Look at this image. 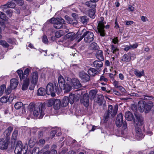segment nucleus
Returning <instances> with one entry per match:
<instances>
[{"label":"nucleus","instance_id":"f704fd0d","mask_svg":"<svg viewBox=\"0 0 154 154\" xmlns=\"http://www.w3.org/2000/svg\"><path fill=\"white\" fill-rule=\"evenodd\" d=\"M122 60L123 62H129L131 61V58L129 57L128 54H125L122 57Z\"/></svg>","mask_w":154,"mask_h":154},{"label":"nucleus","instance_id":"f3484780","mask_svg":"<svg viewBox=\"0 0 154 154\" xmlns=\"http://www.w3.org/2000/svg\"><path fill=\"white\" fill-rule=\"evenodd\" d=\"M146 102L143 100L139 101L138 103V108L140 112H143L145 110Z\"/></svg>","mask_w":154,"mask_h":154},{"label":"nucleus","instance_id":"a878e982","mask_svg":"<svg viewBox=\"0 0 154 154\" xmlns=\"http://www.w3.org/2000/svg\"><path fill=\"white\" fill-rule=\"evenodd\" d=\"M125 117L126 119L129 121H131L134 119L133 115L131 112L129 111L126 112L125 113Z\"/></svg>","mask_w":154,"mask_h":154},{"label":"nucleus","instance_id":"864d4df0","mask_svg":"<svg viewBox=\"0 0 154 154\" xmlns=\"http://www.w3.org/2000/svg\"><path fill=\"white\" fill-rule=\"evenodd\" d=\"M55 36L57 38H58L61 37L62 35V31H59L55 33Z\"/></svg>","mask_w":154,"mask_h":154},{"label":"nucleus","instance_id":"49530a36","mask_svg":"<svg viewBox=\"0 0 154 154\" xmlns=\"http://www.w3.org/2000/svg\"><path fill=\"white\" fill-rule=\"evenodd\" d=\"M0 44L6 48L9 47V45L5 40H0Z\"/></svg>","mask_w":154,"mask_h":154},{"label":"nucleus","instance_id":"c03bdc74","mask_svg":"<svg viewBox=\"0 0 154 154\" xmlns=\"http://www.w3.org/2000/svg\"><path fill=\"white\" fill-rule=\"evenodd\" d=\"M95 11L94 9L90 10L89 12V16L91 18H94L95 17Z\"/></svg>","mask_w":154,"mask_h":154},{"label":"nucleus","instance_id":"69168bd1","mask_svg":"<svg viewBox=\"0 0 154 154\" xmlns=\"http://www.w3.org/2000/svg\"><path fill=\"white\" fill-rule=\"evenodd\" d=\"M6 14L8 15L10 17H11L12 15V11L11 10H7L6 11Z\"/></svg>","mask_w":154,"mask_h":154},{"label":"nucleus","instance_id":"ddd939ff","mask_svg":"<svg viewBox=\"0 0 154 154\" xmlns=\"http://www.w3.org/2000/svg\"><path fill=\"white\" fill-rule=\"evenodd\" d=\"M8 140L0 139V149H6L8 147Z\"/></svg>","mask_w":154,"mask_h":154},{"label":"nucleus","instance_id":"4c0bfd02","mask_svg":"<svg viewBox=\"0 0 154 154\" xmlns=\"http://www.w3.org/2000/svg\"><path fill=\"white\" fill-rule=\"evenodd\" d=\"M33 130H34V131H33L32 132L33 133H35V131H38V138H40L43 136V132L42 130H40L39 131H38V129L36 128H34Z\"/></svg>","mask_w":154,"mask_h":154},{"label":"nucleus","instance_id":"72a5a7b5","mask_svg":"<svg viewBox=\"0 0 154 154\" xmlns=\"http://www.w3.org/2000/svg\"><path fill=\"white\" fill-rule=\"evenodd\" d=\"M134 73L137 76L140 78L144 75V72L143 70L140 72L137 69H134Z\"/></svg>","mask_w":154,"mask_h":154},{"label":"nucleus","instance_id":"4468645a","mask_svg":"<svg viewBox=\"0 0 154 154\" xmlns=\"http://www.w3.org/2000/svg\"><path fill=\"white\" fill-rule=\"evenodd\" d=\"M89 97L87 94H84L82 98L80 100L81 103L86 107L88 106L89 105Z\"/></svg>","mask_w":154,"mask_h":154},{"label":"nucleus","instance_id":"2eb2a0df","mask_svg":"<svg viewBox=\"0 0 154 154\" xmlns=\"http://www.w3.org/2000/svg\"><path fill=\"white\" fill-rule=\"evenodd\" d=\"M123 116L121 113L119 114L117 117L116 124L117 127H120L123 124Z\"/></svg>","mask_w":154,"mask_h":154},{"label":"nucleus","instance_id":"423d86ee","mask_svg":"<svg viewBox=\"0 0 154 154\" xmlns=\"http://www.w3.org/2000/svg\"><path fill=\"white\" fill-rule=\"evenodd\" d=\"M27 149L25 146L23 147L21 141H18L16 144L14 152L15 154H26Z\"/></svg>","mask_w":154,"mask_h":154},{"label":"nucleus","instance_id":"c756f323","mask_svg":"<svg viewBox=\"0 0 154 154\" xmlns=\"http://www.w3.org/2000/svg\"><path fill=\"white\" fill-rule=\"evenodd\" d=\"M98 71L96 69L91 68L88 70V74L91 76H94L98 72Z\"/></svg>","mask_w":154,"mask_h":154},{"label":"nucleus","instance_id":"f8f14e48","mask_svg":"<svg viewBox=\"0 0 154 154\" xmlns=\"http://www.w3.org/2000/svg\"><path fill=\"white\" fill-rule=\"evenodd\" d=\"M13 128L11 126L8 127L3 132V134L6 138V139L8 140L10 139V136Z\"/></svg>","mask_w":154,"mask_h":154},{"label":"nucleus","instance_id":"680f3d73","mask_svg":"<svg viewBox=\"0 0 154 154\" xmlns=\"http://www.w3.org/2000/svg\"><path fill=\"white\" fill-rule=\"evenodd\" d=\"M131 109L135 112H136L137 109V106L134 104L131 105Z\"/></svg>","mask_w":154,"mask_h":154},{"label":"nucleus","instance_id":"0e129e2a","mask_svg":"<svg viewBox=\"0 0 154 154\" xmlns=\"http://www.w3.org/2000/svg\"><path fill=\"white\" fill-rule=\"evenodd\" d=\"M128 54L129 56V57L131 58H131H134L135 57V54L133 53L129 52Z\"/></svg>","mask_w":154,"mask_h":154},{"label":"nucleus","instance_id":"6ab92c4d","mask_svg":"<svg viewBox=\"0 0 154 154\" xmlns=\"http://www.w3.org/2000/svg\"><path fill=\"white\" fill-rule=\"evenodd\" d=\"M154 108V105L152 101H149L148 103H146V105L145 107V112L148 113L151 109L152 108Z\"/></svg>","mask_w":154,"mask_h":154},{"label":"nucleus","instance_id":"473e14b6","mask_svg":"<svg viewBox=\"0 0 154 154\" xmlns=\"http://www.w3.org/2000/svg\"><path fill=\"white\" fill-rule=\"evenodd\" d=\"M69 100H68V97L65 96L62 100L61 103L62 106L63 107L66 106L68 104Z\"/></svg>","mask_w":154,"mask_h":154},{"label":"nucleus","instance_id":"412c9836","mask_svg":"<svg viewBox=\"0 0 154 154\" xmlns=\"http://www.w3.org/2000/svg\"><path fill=\"white\" fill-rule=\"evenodd\" d=\"M29 78H26L24 79L22 87V90L24 91L26 90L29 84Z\"/></svg>","mask_w":154,"mask_h":154},{"label":"nucleus","instance_id":"6e6d98bb","mask_svg":"<svg viewBox=\"0 0 154 154\" xmlns=\"http://www.w3.org/2000/svg\"><path fill=\"white\" fill-rule=\"evenodd\" d=\"M34 104L33 103H31L28 106V109L30 110V111H32L33 108L35 107Z\"/></svg>","mask_w":154,"mask_h":154},{"label":"nucleus","instance_id":"ea45409f","mask_svg":"<svg viewBox=\"0 0 154 154\" xmlns=\"http://www.w3.org/2000/svg\"><path fill=\"white\" fill-rule=\"evenodd\" d=\"M56 99H51L47 100V106L48 107H51L53 105H54L55 100Z\"/></svg>","mask_w":154,"mask_h":154},{"label":"nucleus","instance_id":"7c9ffc66","mask_svg":"<svg viewBox=\"0 0 154 154\" xmlns=\"http://www.w3.org/2000/svg\"><path fill=\"white\" fill-rule=\"evenodd\" d=\"M95 101L99 105H101L102 103L103 96L102 95H97L96 97Z\"/></svg>","mask_w":154,"mask_h":154},{"label":"nucleus","instance_id":"aec40b11","mask_svg":"<svg viewBox=\"0 0 154 154\" xmlns=\"http://www.w3.org/2000/svg\"><path fill=\"white\" fill-rule=\"evenodd\" d=\"M18 83V80L16 79H12L10 81V87L12 89H15L17 86Z\"/></svg>","mask_w":154,"mask_h":154},{"label":"nucleus","instance_id":"6e6552de","mask_svg":"<svg viewBox=\"0 0 154 154\" xmlns=\"http://www.w3.org/2000/svg\"><path fill=\"white\" fill-rule=\"evenodd\" d=\"M65 21L64 19L61 18H59L58 20L56 21L54 23L53 26L54 28L57 29H60L62 28H65V26H63V24L65 23Z\"/></svg>","mask_w":154,"mask_h":154},{"label":"nucleus","instance_id":"37998d69","mask_svg":"<svg viewBox=\"0 0 154 154\" xmlns=\"http://www.w3.org/2000/svg\"><path fill=\"white\" fill-rule=\"evenodd\" d=\"M17 72L19 76L20 79L21 80L23 79V77H24L23 75V71L21 70H18L17 71Z\"/></svg>","mask_w":154,"mask_h":154},{"label":"nucleus","instance_id":"338daca9","mask_svg":"<svg viewBox=\"0 0 154 154\" xmlns=\"http://www.w3.org/2000/svg\"><path fill=\"white\" fill-rule=\"evenodd\" d=\"M91 127V130H89L90 131H94L96 129V127L94 126H92L91 125H88L87 126V128H88L89 127Z\"/></svg>","mask_w":154,"mask_h":154},{"label":"nucleus","instance_id":"20e7f679","mask_svg":"<svg viewBox=\"0 0 154 154\" xmlns=\"http://www.w3.org/2000/svg\"><path fill=\"white\" fill-rule=\"evenodd\" d=\"M59 89L58 84L57 82H54V84L49 83L47 85L46 88V94H51L52 97L55 96V93Z\"/></svg>","mask_w":154,"mask_h":154},{"label":"nucleus","instance_id":"393cba45","mask_svg":"<svg viewBox=\"0 0 154 154\" xmlns=\"http://www.w3.org/2000/svg\"><path fill=\"white\" fill-rule=\"evenodd\" d=\"M102 61L100 60L95 61L93 62L94 67L97 69H99L102 67L103 65V64Z\"/></svg>","mask_w":154,"mask_h":154},{"label":"nucleus","instance_id":"8fccbe9b","mask_svg":"<svg viewBox=\"0 0 154 154\" xmlns=\"http://www.w3.org/2000/svg\"><path fill=\"white\" fill-rule=\"evenodd\" d=\"M143 137V135L142 132L137 133L136 135V139L138 140H141Z\"/></svg>","mask_w":154,"mask_h":154},{"label":"nucleus","instance_id":"603ef678","mask_svg":"<svg viewBox=\"0 0 154 154\" xmlns=\"http://www.w3.org/2000/svg\"><path fill=\"white\" fill-rule=\"evenodd\" d=\"M8 99L6 97H3L1 98L0 102L2 103H5L7 102Z\"/></svg>","mask_w":154,"mask_h":154},{"label":"nucleus","instance_id":"f257e3e1","mask_svg":"<svg viewBox=\"0 0 154 154\" xmlns=\"http://www.w3.org/2000/svg\"><path fill=\"white\" fill-rule=\"evenodd\" d=\"M83 38L85 42L90 43L94 38V34L92 32L87 31L84 29L80 32V35L78 36V42H79Z\"/></svg>","mask_w":154,"mask_h":154},{"label":"nucleus","instance_id":"e2e57ef3","mask_svg":"<svg viewBox=\"0 0 154 154\" xmlns=\"http://www.w3.org/2000/svg\"><path fill=\"white\" fill-rule=\"evenodd\" d=\"M42 41L44 43H46L48 42V40L46 36L44 35L43 36Z\"/></svg>","mask_w":154,"mask_h":154},{"label":"nucleus","instance_id":"cd10ccee","mask_svg":"<svg viewBox=\"0 0 154 154\" xmlns=\"http://www.w3.org/2000/svg\"><path fill=\"white\" fill-rule=\"evenodd\" d=\"M72 86L69 85V82H67L64 85V88H61L60 89L64 90L65 92L67 93L70 91L72 89Z\"/></svg>","mask_w":154,"mask_h":154},{"label":"nucleus","instance_id":"7ed1b4c3","mask_svg":"<svg viewBox=\"0 0 154 154\" xmlns=\"http://www.w3.org/2000/svg\"><path fill=\"white\" fill-rule=\"evenodd\" d=\"M104 18L102 17H100V20L98 21L97 28L96 32L100 33L101 36L103 37L105 35L106 33L104 30V28L106 29H109V26L107 25L105 26L106 23L105 21H104Z\"/></svg>","mask_w":154,"mask_h":154},{"label":"nucleus","instance_id":"de8ad7c7","mask_svg":"<svg viewBox=\"0 0 154 154\" xmlns=\"http://www.w3.org/2000/svg\"><path fill=\"white\" fill-rule=\"evenodd\" d=\"M30 71V69H29L26 68V69L23 73V76H24V77H23V79H25L26 78H28L27 76L29 75Z\"/></svg>","mask_w":154,"mask_h":154},{"label":"nucleus","instance_id":"e433bc0d","mask_svg":"<svg viewBox=\"0 0 154 154\" xmlns=\"http://www.w3.org/2000/svg\"><path fill=\"white\" fill-rule=\"evenodd\" d=\"M46 93V90L42 88H40L38 90L37 94L40 96H44Z\"/></svg>","mask_w":154,"mask_h":154},{"label":"nucleus","instance_id":"a18cd8bd","mask_svg":"<svg viewBox=\"0 0 154 154\" xmlns=\"http://www.w3.org/2000/svg\"><path fill=\"white\" fill-rule=\"evenodd\" d=\"M92 2H85V5L88 7L91 8H95L96 4H95L94 5H92Z\"/></svg>","mask_w":154,"mask_h":154},{"label":"nucleus","instance_id":"5701e85b","mask_svg":"<svg viewBox=\"0 0 154 154\" xmlns=\"http://www.w3.org/2000/svg\"><path fill=\"white\" fill-rule=\"evenodd\" d=\"M96 56L99 60L103 61L104 59L103 52L102 50H99L97 51L96 54Z\"/></svg>","mask_w":154,"mask_h":154},{"label":"nucleus","instance_id":"5fc2aeb1","mask_svg":"<svg viewBox=\"0 0 154 154\" xmlns=\"http://www.w3.org/2000/svg\"><path fill=\"white\" fill-rule=\"evenodd\" d=\"M12 89L10 87V86L8 87L5 90V93L6 94L8 95L10 94Z\"/></svg>","mask_w":154,"mask_h":154},{"label":"nucleus","instance_id":"0eeeda50","mask_svg":"<svg viewBox=\"0 0 154 154\" xmlns=\"http://www.w3.org/2000/svg\"><path fill=\"white\" fill-rule=\"evenodd\" d=\"M135 118L134 119V123L137 125L140 126L143 125L144 121L142 116L137 113H134Z\"/></svg>","mask_w":154,"mask_h":154},{"label":"nucleus","instance_id":"1a4fd4ad","mask_svg":"<svg viewBox=\"0 0 154 154\" xmlns=\"http://www.w3.org/2000/svg\"><path fill=\"white\" fill-rule=\"evenodd\" d=\"M68 81H71V85L72 87L75 89H79L82 87V85L79 80L75 78H73L71 80L70 79H67Z\"/></svg>","mask_w":154,"mask_h":154},{"label":"nucleus","instance_id":"39448f33","mask_svg":"<svg viewBox=\"0 0 154 154\" xmlns=\"http://www.w3.org/2000/svg\"><path fill=\"white\" fill-rule=\"evenodd\" d=\"M45 109V105L40 104L38 106L35 107L33 115L35 116L38 117L39 119H42L45 114L44 112Z\"/></svg>","mask_w":154,"mask_h":154},{"label":"nucleus","instance_id":"9b49d317","mask_svg":"<svg viewBox=\"0 0 154 154\" xmlns=\"http://www.w3.org/2000/svg\"><path fill=\"white\" fill-rule=\"evenodd\" d=\"M80 32L79 31H78L76 34H75V33L73 32L69 33L66 35V36L68 38H70L71 40L72 41L75 39L78 42V36L80 35Z\"/></svg>","mask_w":154,"mask_h":154},{"label":"nucleus","instance_id":"4d7b16f0","mask_svg":"<svg viewBox=\"0 0 154 154\" xmlns=\"http://www.w3.org/2000/svg\"><path fill=\"white\" fill-rule=\"evenodd\" d=\"M5 88H6V86L4 85H3L0 87V94H3Z\"/></svg>","mask_w":154,"mask_h":154},{"label":"nucleus","instance_id":"13d9d810","mask_svg":"<svg viewBox=\"0 0 154 154\" xmlns=\"http://www.w3.org/2000/svg\"><path fill=\"white\" fill-rule=\"evenodd\" d=\"M12 1H14L16 2L19 4L20 5H22L23 4V0H12Z\"/></svg>","mask_w":154,"mask_h":154},{"label":"nucleus","instance_id":"9d476101","mask_svg":"<svg viewBox=\"0 0 154 154\" xmlns=\"http://www.w3.org/2000/svg\"><path fill=\"white\" fill-rule=\"evenodd\" d=\"M79 76L83 82H86L90 80V76L84 71L79 73Z\"/></svg>","mask_w":154,"mask_h":154},{"label":"nucleus","instance_id":"c85d7f7f","mask_svg":"<svg viewBox=\"0 0 154 154\" xmlns=\"http://www.w3.org/2000/svg\"><path fill=\"white\" fill-rule=\"evenodd\" d=\"M15 6V4L13 2H8L6 4L3 5V8L5 9L8 8H13Z\"/></svg>","mask_w":154,"mask_h":154},{"label":"nucleus","instance_id":"774afa93","mask_svg":"<svg viewBox=\"0 0 154 154\" xmlns=\"http://www.w3.org/2000/svg\"><path fill=\"white\" fill-rule=\"evenodd\" d=\"M57 20L54 18H52L50 20V22L51 23H53L54 24V23L56 22V21Z\"/></svg>","mask_w":154,"mask_h":154},{"label":"nucleus","instance_id":"58836bf2","mask_svg":"<svg viewBox=\"0 0 154 154\" xmlns=\"http://www.w3.org/2000/svg\"><path fill=\"white\" fill-rule=\"evenodd\" d=\"M97 93V91L95 90H91L89 94V96L91 98H94Z\"/></svg>","mask_w":154,"mask_h":154},{"label":"nucleus","instance_id":"a19ab883","mask_svg":"<svg viewBox=\"0 0 154 154\" xmlns=\"http://www.w3.org/2000/svg\"><path fill=\"white\" fill-rule=\"evenodd\" d=\"M18 133V130H14L12 133L11 139L15 140H16L17 138Z\"/></svg>","mask_w":154,"mask_h":154},{"label":"nucleus","instance_id":"052dcab7","mask_svg":"<svg viewBox=\"0 0 154 154\" xmlns=\"http://www.w3.org/2000/svg\"><path fill=\"white\" fill-rule=\"evenodd\" d=\"M57 131L56 130H52V131L50 133V136L52 138H53L55 135V134L57 133Z\"/></svg>","mask_w":154,"mask_h":154},{"label":"nucleus","instance_id":"a211bd4d","mask_svg":"<svg viewBox=\"0 0 154 154\" xmlns=\"http://www.w3.org/2000/svg\"><path fill=\"white\" fill-rule=\"evenodd\" d=\"M65 19L67 21V22L68 23L70 24H76L78 22L76 19H73L70 17L69 16L66 15L64 17Z\"/></svg>","mask_w":154,"mask_h":154},{"label":"nucleus","instance_id":"79ce46f5","mask_svg":"<svg viewBox=\"0 0 154 154\" xmlns=\"http://www.w3.org/2000/svg\"><path fill=\"white\" fill-rule=\"evenodd\" d=\"M23 105V104L22 102H18L15 104L14 107L16 109H19L22 107Z\"/></svg>","mask_w":154,"mask_h":154},{"label":"nucleus","instance_id":"4be33fe9","mask_svg":"<svg viewBox=\"0 0 154 154\" xmlns=\"http://www.w3.org/2000/svg\"><path fill=\"white\" fill-rule=\"evenodd\" d=\"M38 80V73L37 72H32V73L31 82L32 83L36 84Z\"/></svg>","mask_w":154,"mask_h":154},{"label":"nucleus","instance_id":"dca6fc26","mask_svg":"<svg viewBox=\"0 0 154 154\" xmlns=\"http://www.w3.org/2000/svg\"><path fill=\"white\" fill-rule=\"evenodd\" d=\"M110 52L111 54L112 53L113 54H114V55H112L114 57H117L119 55V49L116 46L113 45H110Z\"/></svg>","mask_w":154,"mask_h":154},{"label":"nucleus","instance_id":"09e8293b","mask_svg":"<svg viewBox=\"0 0 154 154\" xmlns=\"http://www.w3.org/2000/svg\"><path fill=\"white\" fill-rule=\"evenodd\" d=\"M0 18L4 20H7L8 18L4 13L0 11Z\"/></svg>","mask_w":154,"mask_h":154},{"label":"nucleus","instance_id":"c9c22d12","mask_svg":"<svg viewBox=\"0 0 154 154\" xmlns=\"http://www.w3.org/2000/svg\"><path fill=\"white\" fill-rule=\"evenodd\" d=\"M89 18L86 16L80 17V21L83 24H86L88 22Z\"/></svg>","mask_w":154,"mask_h":154},{"label":"nucleus","instance_id":"f03ea898","mask_svg":"<svg viewBox=\"0 0 154 154\" xmlns=\"http://www.w3.org/2000/svg\"><path fill=\"white\" fill-rule=\"evenodd\" d=\"M118 106H116L114 108L111 105H108V110L106 112L104 116V120L107 121L109 118H112L116 115L118 111Z\"/></svg>","mask_w":154,"mask_h":154},{"label":"nucleus","instance_id":"2f4dec72","mask_svg":"<svg viewBox=\"0 0 154 154\" xmlns=\"http://www.w3.org/2000/svg\"><path fill=\"white\" fill-rule=\"evenodd\" d=\"M75 95L74 94H71L68 97V100H69V102L72 104L74 103L75 99Z\"/></svg>","mask_w":154,"mask_h":154},{"label":"nucleus","instance_id":"bf43d9fd","mask_svg":"<svg viewBox=\"0 0 154 154\" xmlns=\"http://www.w3.org/2000/svg\"><path fill=\"white\" fill-rule=\"evenodd\" d=\"M45 143V140L43 139H41L39 140L38 144L39 145L43 146Z\"/></svg>","mask_w":154,"mask_h":154},{"label":"nucleus","instance_id":"b1692460","mask_svg":"<svg viewBox=\"0 0 154 154\" xmlns=\"http://www.w3.org/2000/svg\"><path fill=\"white\" fill-rule=\"evenodd\" d=\"M61 106H62L60 100L56 99L53 105L54 108L55 109L57 110L59 109Z\"/></svg>","mask_w":154,"mask_h":154},{"label":"nucleus","instance_id":"3c124183","mask_svg":"<svg viewBox=\"0 0 154 154\" xmlns=\"http://www.w3.org/2000/svg\"><path fill=\"white\" fill-rule=\"evenodd\" d=\"M45 153V154H56L57 151L56 149H51L50 151H46Z\"/></svg>","mask_w":154,"mask_h":154},{"label":"nucleus","instance_id":"bb28decb","mask_svg":"<svg viewBox=\"0 0 154 154\" xmlns=\"http://www.w3.org/2000/svg\"><path fill=\"white\" fill-rule=\"evenodd\" d=\"M58 84L60 88H64V85L65 84V80L63 77L60 75L58 79Z\"/></svg>","mask_w":154,"mask_h":154}]
</instances>
